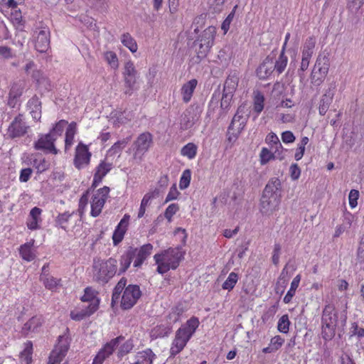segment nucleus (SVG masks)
<instances>
[{
	"mask_svg": "<svg viewBox=\"0 0 364 364\" xmlns=\"http://www.w3.org/2000/svg\"><path fill=\"white\" fill-rule=\"evenodd\" d=\"M179 210V205L177 203L170 204L164 212L165 218L170 223L173 216Z\"/></svg>",
	"mask_w": 364,
	"mask_h": 364,
	"instance_id": "59",
	"label": "nucleus"
},
{
	"mask_svg": "<svg viewBox=\"0 0 364 364\" xmlns=\"http://www.w3.org/2000/svg\"><path fill=\"white\" fill-rule=\"evenodd\" d=\"M134 348V343L133 341L131 339H129L126 341L123 344L121 345L119 347L117 355L119 358H122L129 353H130Z\"/></svg>",
	"mask_w": 364,
	"mask_h": 364,
	"instance_id": "55",
	"label": "nucleus"
},
{
	"mask_svg": "<svg viewBox=\"0 0 364 364\" xmlns=\"http://www.w3.org/2000/svg\"><path fill=\"white\" fill-rule=\"evenodd\" d=\"M264 96L262 92L259 90L254 91L253 92V110L259 115L264 107Z\"/></svg>",
	"mask_w": 364,
	"mask_h": 364,
	"instance_id": "38",
	"label": "nucleus"
},
{
	"mask_svg": "<svg viewBox=\"0 0 364 364\" xmlns=\"http://www.w3.org/2000/svg\"><path fill=\"white\" fill-rule=\"evenodd\" d=\"M301 278V275L297 274L291 281L290 289L288 290L287 293L286 294L283 299V301L284 304H289L291 301L293 297L296 294V291L299 287Z\"/></svg>",
	"mask_w": 364,
	"mask_h": 364,
	"instance_id": "40",
	"label": "nucleus"
},
{
	"mask_svg": "<svg viewBox=\"0 0 364 364\" xmlns=\"http://www.w3.org/2000/svg\"><path fill=\"white\" fill-rule=\"evenodd\" d=\"M291 322L289 316L284 314L280 317L277 323V330L282 333H287L289 331Z\"/></svg>",
	"mask_w": 364,
	"mask_h": 364,
	"instance_id": "52",
	"label": "nucleus"
},
{
	"mask_svg": "<svg viewBox=\"0 0 364 364\" xmlns=\"http://www.w3.org/2000/svg\"><path fill=\"white\" fill-rule=\"evenodd\" d=\"M129 219V215L125 214L115 228L112 237L114 246L118 245L123 240L128 230Z\"/></svg>",
	"mask_w": 364,
	"mask_h": 364,
	"instance_id": "19",
	"label": "nucleus"
},
{
	"mask_svg": "<svg viewBox=\"0 0 364 364\" xmlns=\"http://www.w3.org/2000/svg\"><path fill=\"white\" fill-rule=\"evenodd\" d=\"M154 246L151 243L144 244L139 247H129L120 256L119 275L124 273L133 262L134 268H141L144 262L152 254Z\"/></svg>",
	"mask_w": 364,
	"mask_h": 364,
	"instance_id": "2",
	"label": "nucleus"
},
{
	"mask_svg": "<svg viewBox=\"0 0 364 364\" xmlns=\"http://www.w3.org/2000/svg\"><path fill=\"white\" fill-rule=\"evenodd\" d=\"M57 136L52 134H41L38 140L34 143L36 150L43 151L46 154H58V149L55 147V142Z\"/></svg>",
	"mask_w": 364,
	"mask_h": 364,
	"instance_id": "16",
	"label": "nucleus"
},
{
	"mask_svg": "<svg viewBox=\"0 0 364 364\" xmlns=\"http://www.w3.org/2000/svg\"><path fill=\"white\" fill-rule=\"evenodd\" d=\"M50 30L48 27L41 28L36 36L35 42V48L40 53H44L48 50L50 47Z\"/></svg>",
	"mask_w": 364,
	"mask_h": 364,
	"instance_id": "21",
	"label": "nucleus"
},
{
	"mask_svg": "<svg viewBox=\"0 0 364 364\" xmlns=\"http://www.w3.org/2000/svg\"><path fill=\"white\" fill-rule=\"evenodd\" d=\"M41 281L44 287L52 291H56L58 287L62 286V279L54 277L48 274H41Z\"/></svg>",
	"mask_w": 364,
	"mask_h": 364,
	"instance_id": "25",
	"label": "nucleus"
},
{
	"mask_svg": "<svg viewBox=\"0 0 364 364\" xmlns=\"http://www.w3.org/2000/svg\"><path fill=\"white\" fill-rule=\"evenodd\" d=\"M77 134V124L72 122L68 124L65 134V151L70 149L75 142V136Z\"/></svg>",
	"mask_w": 364,
	"mask_h": 364,
	"instance_id": "28",
	"label": "nucleus"
},
{
	"mask_svg": "<svg viewBox=\"0 0 364 364\" xmlns=\"http://www.w3.org/2000/svg\"><path fill=\"white\" fill-rule=\"evenodd\" d=\"M42 212V209L38 207H34L30 210L26 223L28 229L32 231L41 229L43 222Z\"/></svg>",
	"mask_w": 364,
	"mask_h": 364,
	"instance_id": "22",
	"label": "nucleus"
},
{
	"mask_svg": "<svg viewBox=\"0 0 364 364\" xmlns=\"http://www.w3.org/2000/svg\"><path fill=\"white\" fill-rule=\"evenodd\" d=\"M198 152V146L193 142H189L181 149V155L191 160L193 159Z\"/></svg>",
	"mask_w": 364,
	"mask_h": 364,
	"instance_id": "45",
	"label": "nucleus"
},
{
	"mask_svg": "<svg viewBox=\"0 0 364 364\" xmlns=\"http://www.w3.org/2000/svg\"><path fill=\"white\" fill-rule=\"evenodd\" d=\"M33 173V170L31 168H22L20 171L19 181L22 183H26L29 181Z\"/></svg>",
	"mask_w": 364,
	"mask_h": 364,
	"instance_id": "64",
	"label": "nucleus"
},
{
	"mask_svg": "<svg viewBox=\"0 0 364 364\" xmlns=\"http://www.w3.org/2000/svg\"><path fill=\"white\" fill-rule=\"evenodd\" d=\"M112 163L108 162L105 159L101 160L95 168L92 187L97 188L102 181L104 177L112 170Z\"/></svg>",
	"mask_w": 364,
	"mask_h": 364,
	"instance_id": "20",
	"label": "nucleus"
},
{
	"mask_svg": "<svg viewBox=\"0 0 364 364\" xmlns=\"http://www.w3.org/2000/svg\"><path fill=\"white\" fill-rule=\"evenodd\" d=\"M154 197V192L152 191L148 192L144 196L138 211V218H141L144 216L147 207L151 205V203Z\"/></svg>",
	"mask_w": 364,
	"mask_h": 364,
	"instance_id": "41",
	"label": "nucleus"
},
{
	"mask_svg": "<svg viewBox=\"0 0 364 364\" xmlns=\"http://www.w3.org/2000/svg\"><path fill=\"white\" fill-rule=\"evenodd\" d=\"M98 292L91 287H87L84 290V294L80 298L83 302H90L87 308L90 309L93 304H96V311L99 308L100 300L97 298Z\"/></svg>",
	"mask_w": 364,
	"mask_h": 364,
	"instance_id": "24",
	"label": "nucleus"
},
{
	"mask_svg": "<svg viewBox=\"0 0 364 364\" xmlns=\"http://www.w3.org/2000/svg\"><path fill=\"white\" fill-rule=\"evenodd\" d=\"M10 19L15 26L23 25V16L20 9H14L10 14Z\"/></svg>",
	"mask_w": 364,
	"mask_h": 364,
	"instance_id": "58",
	"label": "nucleus"
},
{
	"mask_svg": "<svg viewBox=\"0 0 364 364\" xmlns=\"http://www.w3.org/2000/svg\"><path fill=\"white\" fill-rule=\"evenodd\" d=\"M239 83V77L236 73L230 74L224 83L223 92L233 95Z\"/></svg>",
	"mask_w": 364,
	"mask_h": 364,
	"instance_id": "29",
	"label": "nucleus"
},
{
	"mask_svg": "<svg viewBox=\"0 0 364 364\" xmlns=\"http://www.w3.org/2000/svg\"><path fill=\"white\" fill-rule=\"evenodd\" d=\"M28 107L33 119L39 121L41 117V102L37 97H33L28 102Z\"/></svg>",
	"mask_w": 364,
	"mask_h": 364,
	"instance_id": "31",
	"label": "nucleus"
},
{
	"mask_svg": "<svg viewBox=\"0 0 364 364\" xmlns=\"http://www.w3.org/2000/svg\"><path fill=\"white\" fill-rule=\"evenodd\" d=\"M265 142L269 146L270 149L274 150L275 154H280L282 152L283 146L275 133H269L266 136Z\"/></svg>",
	"mask_w": 364,
	"mask_h": 364,
	"instance_id": "35",
	"label": "nucleus"
},
{
	"mask_svg": "<svg viewBox=\"0 0 364 364\" xmlns=\"http://www.w3.org/2000/svg\"><path fill=\"white\" fill-rule=\"evenodd\" d=\"M315 46L316 38L314 36H311L305 40L301 50L314 53Z\"/></svg>",
	"mask_w": 364,
	"mask_h": 364,
	"instance_id": "61",
	"label": "nucleus"
},
{
	"mask_svg": "<svg viewBox=\"0 0 364 364\" xmlns=\"http://www.w3.org/2000/svg\"><path fill=\"white\" fill-rule=\"evenodd\" d=\"M129 139H123L115 142L107 151V154L110 156H114L117 154H120L124 148L127 146Z\"/></svg>",
	"mask_w": 364,
	"mask_h": 364,
	"instance_id": "47",
	"label": "nucleus"
},
{
	"mask_svg": "<svg viewBox=\"0 0 364 364\" xmlns=\"http://www.w3.org/2000/svg\"><path fill=\"white\" fill-rule=\"evenodd\" d=\"M288 63V57L287 55L279 54L275 62H273V68L274 72L279 75L286 69Z\"/></svg>",
	"mask_w": 364,
	"mask_h": 364,
	"instance_id": "43",
	"label": "nucleus"
},
{
	"mask_svg": "<svg viewBox=\"0 0 364 364\" xmlns=\"http://www.w3.org/2000/svg\"><path fill=\"white\" fill-rule=\"evenodd\" d=\"M274 72L273 68V58L269 55L266 57L256 70L257 76L260 80L268 79Z\"/></svg>",
	"mask_w": 364,
	"mask_h": 364,
	"instance_id": "23",
	"label": "nucleus"
},
{
	"mask_svg": "<svg viewBox=\"0 0 364 364\" xmlns=\"http://www.w3.org/2000/svg\"><path fill=\"white\" fill-rule=\"evenodd\" d=\"M104 58L112 69L117 70L119 68V60L114 52L110 50L105 52Z\"/></svg>",
	"mask_w": 364,
	"mask_h": 364,
	"instance_id": "50",
	"label": "nucleus"
},
{
	"mask_svg": "<svg viewBox=\"0 0 364 364\" xmlns=\"http://www.w3.org/2000/svg\"><path fill=\"white\" fill-rule=\"evenodd\" d=\"M359 198V191L353 189L350 191L348 196L349 205L351 208H354L358 205V200Z\"/></svg>",
	"mask_w": 364,
	"mask_h": 364,
	"instance_id": "62",
	"label": "nucleus"
},
{
	"mask_svg": "<svg viewBox=\"0 0 364 364\" xmlns=\"http://www.w3.org/2000/svg\"><path fill=\"white\" fill-rule=\"evenodd\" d=\"M237 5H235L232 11L228 15L226 18L223 21L221 25V29L223 31L224 34H226L230 28V26L231 24V22L232 21L236 10L237 9Z\"/></svg>",
	"mask_w": 364,
	"mask_h": 364,
	"instance_id": "57",
	"label": "nucleus"
},
{
	"mask_svg": "<svg viewBox=\"0 0 364 364\" xmlns=\"http://www.w3.org/2000/svg\"><path fill=\"white\" fill-rule=\"evenodd\" d=\"M68 124V122L65 119H60L55 124L53 128L49 132V134H52L53 136H57V138L63 134L65 125Z\"/></svg>",
	"mask_w": 364,
	"mask_h": 364,
	"instance_id": "54",
	"label": "nucleus"
},
{
	"mask_svg": "<svg viewBox=\"0 0 364 364\" xmlns=\"http://www.w3.org/2000/svg\"><path fill=\"white\" fill-rule=\"evenodd\" d=\"M184 257V253L179 247H169L156 253L154 256L156 272L164 274L169 270L176 269Z\"/></svg>",
	"mask_w": 364,
	"mask_h": 364,
	"instance_id": "5",
	"label": "nucleus"
},
{
	"mask_svg": "<svg viewBox=\"0 0 364 364\" xmlns=\"http://www.w3.org/2000/svg\"><path fill=\"white\" fill-rule=\"evenodd\" d=\"M119 272L117 261L109 257L107 259L95 258L92 265L93 281L100 284H105Z\"/></svg>",
	"mask_w": 364,
	"mask_h": 364,
	"instance_id": "6",
	"label": "nucleus"
},
{
	"mask_svg": "<svg viewBox=\"0 0 364 364\" xmlns=\"http://www.w3.org/2000/svg\"><path fill=\"white\" fill-rule=\"evenodd\" d=\"M275 153H272L266 147H263L259 154V162L261 165H265L275 159Z\"/></svg>",
	"mask_w": 364,
	"mask_h": 364,
	"instance_id": "51",
	"label": "nucleus"
},
{
	"mask_svg": "<svg viewBox=\"0 0 364 364\" xmlns=\"http://www.w3.org/2000/svg\"><path fill=\"white\" fill-rule=\"evenodd\" d=\"M363 6L364 0H347V9L353 14H357Z\"/></svg>",
	"mask_w": 364,
	"mask_h": 364,
	"instance_id": "56",
	"label": "nucleus"
},
{
	"mask_svg": "<svg viewBox=\"0 0 364 364\" xmlns=\"http://www.w3.org/2000/svg\"><path fill=\"white\" fill-rule=\"evenodd\" d=\"M28 129L29 126L26 124L23 115L19 114L10 123L6 130V135L11 139L20 138L27 134Z\"/></svg>",
	"mask_w": 364,
	"mask_h": 364,
	"instance_id": "15",
	"label": "nucleus"
},
{
	"mask_svg": "<svg viewBox=\"0 0 364 364\" xmlns=\"http://www.w3.org/2000/svg\"><path fill=\"white\" fill-rule=\"evenodd\" d=\"M110 189L108 186L99 188L93 195L91 201L90 214L93 217L98 216L105 204L109 196Z\"/></svg>",
	"mask_w": 364,
	"mask_h": 364,
	"instance_id": "14",
	"label": "nucleus"
},
{
	"mask_svg": "<svg viewBox=\"0 0 364 364\" xmlns=\"http://www.w3.org/2000/svg\"><path fill=\"white\" fill-rule=\"evenodd\" d=\"M284 342V338L281 336H274L270 339L269 346L263 348L262 352L264 354L275 353L282 348Z\"/></svg>",
	"mask_w": 364,
	"mask_h": 364,
	"instance_id": "30",
	"label": "nucleus"
},
{
	"mask_svg": "<svg viewBox=\"0 0 364 364\" xmlns=\"http://www.w3.org/2000/svg\"><path fill=\"white\" fill-rule=\"evenodd\" d=\"M24 163L28 166H32L37 173H42L48 170L50 166V162L39 154L28 156Z\"/></svg>",
	"mask_w": 364,
	"mask_h": 364,
	"instance_id": "18",
	"label": "nucleus"
},
{
	"mask_svg": "<svg viewBox=\"0 0 364 364\" xmlns=\"http://www.w3.org/2000/svg\"><path fill=\"white\" fill-rule=\"evenodd\" d=\"M238 279L239 276L237 273L233 272L230 273L226 280L222 284V288L229 291L232 290Z\"/></svg>",
	"mask_w": 364,
	"mask_h": 364,
	"instance_id": "49",
	"label": "nucleus"
},
{
	"mask_svg": "<svg viewBox=\"0 0 364 364\" xmlns=\"http://www.w3.org/2000/svg\"><path fill=\"white\" fill-rule=\"evenodd\" d=\"M123 339L124 337L119 336L105 344L93 359L92 364H102L103 361L113 353Z\"/></svg>",
	"mask_w": 364,
	"mask_h": 364,
	"instance_id": "17",
	"label": "nucleus"
},
{
	"mask_svg": "<svg viewBox=\"0 0 364 364\" xmlns=\"http://www.w3.org/2000/svg\"><path fill=\"white\" fill-rule=\"evenodd\" d=\"M74 215V213H70L65 212L59 214L56 218V223L63 230H66L70 225V221Z\"/></svg>",
	"mask_w": 364,
	"mask_h": 364,
	"instance_id": "46",
	"label": "nucleus"
},
{
	"mask_svg": "<svg viewBox=\"0 0 364 364\" xmlns=\"http://www.w3.org/2000/svg\"><path fill=\"white\" fill-rule=\"evenodd\" d=\"M171 330V327L160 324L154 327L150 331V337L152 340L158 338H163L167 336Z\"/></svg>",
	"mask_w": 364,
	"mask_h": 364,
	"instance_id": "39",
	"label": "nucleus"
},
{
	"mask_svg": "<svg viewBox=\"0 0 364 364\" xmlns=\"http://www.w3.org/2000/svg\"><path fill=\"white\" fill-rule=\"evenodd\" d=\"M70 343L71 337L67 328L64 334L58 337L57 343L49 355L47 364H59L66 356Z\"/></svg>",
	"mask_w": 364,
	"mask_h": 364,
	"instance_id": "9",
	"label": "nucleus"
},
{
	"mask_svg": "<svg viewBox=\"0 0 364 364\" xmlns=\"http://www.w3.org/2000/svg\"><path fill=\"white\" fill-rule=\"evenodd\" d=\"M217 28L210 26L201 32L193 42L194 51L200 60L207 57L214 45Z\"/></svg>",
	"mask_w": 364,
	"mask_h": 364,
	"instance_id": "8",
	"label": "nucleus"
},
{
	"mask_svg": "<svg viewBox=\"0 0 364 364\" xmlns=\"http://www.w3.org/2000/svg\"><path fill=\"white\" fill-rule=\"evenodd\" d=\"M333 98V94L330 93V92L328 93H325L322 96L318 106V112L320 115L323 116L326 114L331 104L332 103Z\"/></svg>",
	"mask_w": 364,
	"mask_h": 364,
	"instance_id": "42",
	"label": "nucleus"
},
{
	"mask_svg": "<svg viewBox=\"0 0 364 364\" xmlns=\"http://www.w3.org/2000/svg\"><path fill=\"white\" fill-rule=\"evenodd\" d=\"M329 68L328 57L319 54L310 75L311 83L315 86H320L324 82L328 73Z\"/></svg>",
	"mask_w": 364,
	"mask_h": 364,
	"instance_id": "10",
	"label": "nucleus"
},
{
	"mask_svg": "<svg viewBox=\"0 0 364 364\" xmlns=\"http://www.w3.org/2000/svg\"><path fill=\"white\" fill-rule=\"evenodd\" d=\"M31 78L36 82L38 87L43 86L46 90H48L50 85L48 77L43 75L41 70L36 69L33 70L31 74Z\"/></svg>",
	"mask_w": 364,
	"mask_h": 364,
	"instance_id": "36",
	"label": "nucleus"
},
{
	"mask_svg": "<svg viewBox=\"0 0 364 364\" xmlns=\"http://www.w3.org/2000/svg\"><path fill=\"white\" fill-rule=\"evenodd\" d=\"M281 202V183L279 179L272 180L266 185L261 200L260 211L270 215L278 210Z\"/></svg>",
	"mask_w": 364,
	"mask_h": 364,
	"instance_id": "4",
	"label": "nucleus"
},
{
	"mask_svg": "<svg viewBox=\"0 0 364 364\" xmlns=\"http://www.w3.org/2000/svg\"><path fill=\"white\" fill-rule=\"evenodd\" d=\"M33 343L28 341L24 343V348L19 355L20 363L21 364H31L33 355Z\"/></svg>",
	"mask_w": 364,
	"mask_h": 364,
	"instance_id": "34",
	"label": "nucleus"
},
{
	"mask_svg": "<svg viewBox=\"0 0 364 364\" xmlns=\"http://www.w3.org/2000/svg\"><path fill=\"white\" fill-rule=\"evenodd\" d=\"M197 85L198 80L196 79H192L183 85L181 94L183 102L188 103L191 101Z\"/></svg>",
	"mask_w": 364,
	"mask_h": 364,
	"instance_id": "26",
	"label": "nucleus"
},
{
	"mask_svg": "<svg viewBox=\"0 0 364 364\" xmlns=\"http://www.w3.org/2000/svg\"><path fill=\"white\" fill-rule=\"evenodd\" d=\"M338 314L333 304L325 305L321 316V337L326 341H331L336 335Z\"/></svg>",
	"mask_w": 364,
	"mask_h": 364,
	"instance_id": "7",
	"label": "nucleus"
},
{
	"mask_svg": "<svg viewBox=\"0 0 364 364\" xmlns=\"http://www.w3.org/2000/svg\"><path fill=\"white\" fill-rule=\"evenodd\" d=\"M136 364H153L156 359V355L151 348H146L139 351L136 355Z\"/></svg>",
	"mask_w": 364,
	"mask_h": 364,
	"instance_id": "27",
	"label": "nucleus"
},
{
	"mask_svg": "<svg viewBox=\"0 0 364 364\" xmlns=\"http://www.w3.org/2000/svg\"><path fill=\"white\" fill-rule=\"evenodd\" d=\"M153 135L145 132L140 134L133 143V158L141 160L144 155L153 145Z\"/></svg>",
	"mask_w": 364,
	"mask_h": 364,
	"instance_id": "12",
	"label": "nucleus"
},
{
	"mask_svg": "<svg viewBox=\"0 0 364 364\" xmlns=\"http://www.w3.org/2000/svg\"><path fill=\"white\" fill-rule=\"evenodd\" d=\"M33 245V242H27L21 245L19 248V254L21 257L23 259L27 262L32 261L35 257V255L32 251Z\"/></svg>",
	"mask_w": 364,
	"mask_h": 364,
	"instance_id": "44",
	"label": "nucleus"
},
{
	"mask_svg": "<svg viewBox=\"0 0 364 364\" xmlns=\"http://www.w3.org/2000/svg\"><path fill=\"white\" fill-rule=\"evenodd\" d=\"M23 87L21 84L14 82L10 89L9 93V99L8 104L11 107H14L16 105V101L18 98H19L23 93Z\"/></svg>",
	"mask_w": 364,
	"mask_h": 364,
	"instance_id": "33",
	"label": "nucleus"
},
{
	"mask_svg": "<svg viewBox=\"0 0 364 364\" xmlns=\"http://www.w3.org/2000/svg\"><path fill=\"white\" fill-rule=\"evenodd\" d=\"M43 323V318L41 316H35L31 318L26 322L23 326V331L28 333L36 331Z\"/></svg>",
	"mask_w": 364,
	"mask_h": 364,
	"instance_id": "37",
	"label": "nucleus"
},
{
	"mask_svg": "<svg viewBox=\"0 0 364 364\" xmlns=\"http://www.w3.org/2000/svg\"><path fill=\"white\" fill-rule=\"evenodd\" d=\"M121 42L125 47L129 48L132 53L136 52L138 49L137 43L129 33H124L121 37Z\"/></svg>",
	"mask_w": 364,
	"mask_h": 364,
	"instance_id": "48",
	"label": "nucleus"
},
{
	"mask_svg": "<svg viewBox=\"0 0 364 364\" xmlns=\"http://www.w3.org/2000/svg\"><path fill=\"white\" fill-rule=\"evenodd\" d=\"M92 155L90 144H85L82 141L78 142L75 148L73 159L74 167L79 171L87 168L90 164Z\"/></svg>",
	"mask_w": 364,
	"mask_h": 364,
	"instance_id": "11",
	"label": "nucleus"
},
{
	"mask_svg": "<svg viewBox=\"0 0 364 364\" xmlns=\"http://www.w3.org/2000/svg\"><path fill=\"white\" fill-rule=\"evenodd\" d=\"M96 304H93L90 309L86 307L85 309L80 311L77 309L73 310L70 312V318L76 321H82L94 314L96 311Z\"/></svg>",
	"mask_w": 364,
	"mask_h": 364,
	"instance_id": "32",
	"label": "nucleus"
},
{
	"mask_svg": "<svg viewBox=\"0 0 364 364\" xmlns=\"http://www.w3.org/2000/svg\"><path fill=\"white\" fill-rule=\"evenodd\" d=\"M127 280L122 277L114 288L112 295V303L120 301V307L123 310L132 309L141 297L140 288L136 284L127 285Z\"/></svg>",
	"mask_w": 364,
	"mask_h": 364,
	"instance_id": "1",
	"label": "nucleus"
},
{
	"mask_svg": "<svg viewBox=\"0 0 364 364\" xmlns=\"http://www.w3.org/2000/svg\"><path fill=\"white\" fill-rule=\"evenodd\" d=\"M199 325L198 318L193 316L176 331L170 348V357L174 358L183 350Z\"/></svg>",
	"mask_w": 364,
	"mask_h": 364,
	"instance_id": "3",
	"label": "nucleus"
},
{
	"mask_svg": "<svg viewBox=\"0 0 364 364\" xmlns=\"http://www.w3.org/2000/svg\"><path fill=\"white\" fill-rule=\"evenodd\" d=\"M183 311H184L182 306H176L171 309V311L168 315V318L172 321L173 323H176L179 321Z\"/></svg>",
	"mask_w": 364,
	"mask_h": 364,
	"instance_id": "60",
	"label": "nucleus"
},
{
	"mask_svg": "<svg viewBox=\"0 0 364 364\" xmlns=\"http://www.w3.org/2000/svg\"><path fill=\"white\" fill-rule=\"evenodd\" d=\"M180 195V192L176 188V185L173 184L169 189V191L166 197L165 203L176 200Z\"/></svg>",
	"mask_w": 364,
	"mask_h": 364,
	"instance_id": "63",
	"label": "nucleus"
},
{
	"mask_svg": "<svg viewBox=\"0 0 364 364\" xmlns=\"http://www.w3.org/2000/svg\"><path fill=\"white\" fill-rule=\"evenodd\" d=\"M191 171L188 168L184 170L179 181V188L181 190L187 188L191 183Z\"/></svg>",
	"mask_w": 364,
	"mask_h": 364,
	"instance_id": "53",
	"label": "nucleus"
},
{
	"mask_svg": "<svg viewBox=\"0 0 364 364\" xmlns=\"http://www.w3.org/2000/svg\"><path fill=\"white\" fill-rule=\"evenodd\" d=\"M125 91L124 93L132 95L134 90H136L137 70L132 60H128L124 63V71L122 73Z\"/></svg>",
	"mask_w": 364,
	"mask_h": 364,
	"instance_id": "13",
	"label": "nucleus"
}]
</instances>
